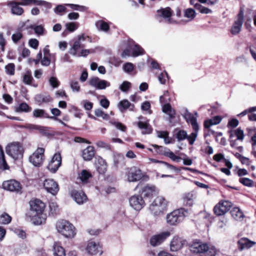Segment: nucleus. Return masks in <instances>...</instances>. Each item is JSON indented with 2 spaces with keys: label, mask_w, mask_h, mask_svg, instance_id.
Masks as SVG:
<instances>
[{
  "label": "nucleus",
  "mask_w": 256,
  "mask_h": 256,
  "mask_svg": "<svg viewBox=\"0 0 256 256\" xmlns=\"http://www.w3.org/2000/svg\"><path fill=\"white\" fill-rule=\"evenodd\" d=\"M94 148L93 146H88L82 152V158L85 160H90L94 156Z\"/></svg>",
  "instance_id": "cd10ccee"
},
{
  "label": "nucleus",
  "mask_w": 256,
  "mask_h": 256,
  "mask_svg": "<svg viewBox=\"0 0 256 256\" xmlns=\"http://www.w3.org/2000/svg\"><path fill=\"white\" fill-rule=\"evenodd\" d=\"M188 214V210L183 208L174 210L167 215L166 222L170 225H176L181 222Z\"/></svg>",
  "instance_id": "39448f33"
},
{
  "label": "nucleus",
  "mask_w": 256,
  "mask_h": 256,
  "mask_svg": "<svg viewBox=\"0 0 256 256\" xmlns=\"http://www.w3.org/2000/svg\"><path fill=\"white\" fill-rule=\"evenodd\" d=\"M49 83L53 88H56L60 86V82L56 77L52 76L49 79Z\"/></svg>",
  "instance_id": "13d9d810"
},
{
  "label": "nucleus",
  "mask_w": 256,
  "mask_h": 256,
  "mask_svg": "<svg viewBox=\"0 0 256 256\" xmlns=\"http://www.w3.org/2000/svg\"><path fill=\"white\" fill-rule=\"evenodd\" d=\"M230 133V138H232L233 136V134L236 136L237 140H242L244 138V134L242 130L240 128H238L234 131L230 130L228 132Z\"/></svg>",
  "instance_id": "ea45409f"
},
{
  "label": "nucleus",
  "mask_w": 256,
  "mask_h": 256,
  "mask_svg": "<svg viewBox=\"0 0 256 256\" xmlns=\"http://www.w3.org/2000/svg\"><path fill=\"white\" fill-rule=\"evenodd\" d=\"M92 174L86 170H82L79 175V178L83 182H86Z\"/></svg>",
  "instance_id": "a18cd8bd"
},
{
  "label": "nucleus",
  "mask_w": 256,
  "mask_h": 256,
  "mask_svg": "<svg viewBox=\"0 0 256 256\" xmlns=\"http://www.w3.org/2000/svg\"><path fill=\"white\" fill-rule=\"evenodd\" d=\"M232 206V203L228 201L220 202L214 207V212L217 216H222L230 210Z\"/></svg>",
  "instance_id": "ddd939ff"
},
{
  "label": "nucleus",
  "mask_w": 256,
  "mask_h": 256,
  "mask_svg": "<svg viewBox=\"0 0 256 256\" xmlns=\"http://www.w3.org/2000/svg\"><path fill=\"white\" fill-rule=\"evenodd\" d=\"M53 254L54 256H65V250L59 242H54L53 246Z\"/></svg>",
  "instance_id": "2f4dec72"
},
{
  "label": "nucleus",
  "mask_w": 256,
  "mask_h": 256,
  "mask_svg": "<svg viewBox=\"0 0 256 256\" xmlns=\"http://www.w3.org/2000/svg\"><path fill=\"white\" fill-rule=\"evenodd\" d=\"M162 112L168 114L170 118H173L175 117L176 112L172 108L171 106L169 104H167L163 106Z\"/></svg>",
  "instance_id": "f704fd0d"
},
{
  "label": "nucleus",
  "mask_w": 256,
  "mask_h": 256,
  "mask_svg": "<svg viewBox=\"0 0 256 256\" xmlns=\"http://www.w3.org/2000/svg\"><path fill=\"white\" fill-rule=\"evenodd\" d=\"M30 210L35 212L37 216H34L33 218V223L36 225H40L43 222L44 220L39 217V215L42 214L45 208V204L40 200L35 199L30 202Z\"/></svg>",
  "instance_id": "20e7f679"
},
{
  "label": "nucleus",
  "mask_w": 256,
  "mask_h": 256,
  "mask_svg": "<svg viewBox=\"0 0 256 256\" xmlns=\"http://www.w3.org/2000/svg\"><path fill=\"white\" fill-rule=\"evenodd\" d=\"M195 8L197 10H199V12L201 14H212V10H210L208 8H206V7L202 6V5H201L200 4H196L195 6Z\"/></svg>",
  "instance_id": "49530a36"
},
{
  "label": "nucleus",
  "mask_w": 256,
  "mask_h": 256,
  "mask_svg": "<svg viewBox=\"0 0 256 256\" xmlns=\"http://www.w3.org/2000/svg\"><path fill=\"white\" fill-rule=\"evenodd\" d=\"M196 198L195 194L192 192L184 194L182 198L183 204L187 206H192Z\"/></svg>",
  "instance_id": "412c9836"
},
{
  "label": "nucleus",
  "mask_w": 256,
  "mask_h": 256,
  "mask_svg": "<svg viewBox=\"0 0 256 256\" xmlns=\"http://www.w3.org/2000/svg\"><path fill=\"white\" fill-rule=\"evenodd\" d=\"M150 104L149 102L146 101L144 102L141 106V108L144 111H148L149 114H151L152 112L150 110Z\"/></svg>",
  "instance_id": "774afa93"
},
{
  "label": "nucleus",
  "mask_w": 256,
  "mask_h": 256,
  "mask_svg": "<svg viewBox=\"0 0 256 256\" xmlns=\"http://www.w3.org/2000/svg\"><path fill=\"white\" fill-rule=\"evenodd\" d=\"M44 1L38 0H22V2L18 4L15 2H10L8 3V5L12 6V12L14 14L21 15L24 12L22 8L20 7L18 4L21 5H42L44 3Z\"/></svg>",
  "instance_id": "6e6552de"
},
{
  "label": "nucleus",
  "mask_w": 256,
  "mask_h": 256,
  "mask_svg": "<svg viewBox=\"0 0 256 256\" xmlns=\"http://www.w3.org/2000/svg\"><path fill=\"white\" fill-rule=\"evenodd\" d=\"M183 242L181 238L175 236L172 240L170 244V249L172 252H177L182 247Z\"/></svg>",
  "instance_id": "5701e85b"
},
{
  "label": "nucleus",
  "mask_w": 256,
  "mask_h": 256,
  "mask_svg": "<svg viewBox=\"0 0 256 256\" xmlns=\"http://www.w3.org/2000/svg\"><path fill=\"white\" fill-rule=\"evenodd\" d=\"M222 118L218 116H215L213 118L206 120L204 122V126L206 128H209L210 126L218 124L221 122Z\"/></svg>",
  "instance_id": "c9c22d12"
},
{
  "label": "nucleus",
  "mask_w": 256,
  "mask_h": 256,
  "mask_svg": "<svg viewBox=\"0 0 256 256\" xmlns=\"http://www.w3.org/2000/svg\"><path fill=\"white\" fill-rule=\"evenodd\" d=\"M44 186L46 190L52 194L56 195L59 190L58 184L52 179H46L44 182Z\"/></svg>",
  "instance_id": "dca6fc26"
},
{
  "label": "nucleus",
  "mask_w": 256,
  "mask_h": 256,
  "mask_svg": "<svg viewBox=\"0 0 256 256\" xmlns=\"http://www.w3.org/2000/svg\"><path fill=\"white\" fill-rule=\"evenodd\" d=\"M70 87L74 92H79L80 90V86L78 81L76 80H70Z\"/></svg>",
  "instance_id": "09e8293b"
},
{
  "label": "nucleus",
  "mask_w": 256,
  "mask_h": 256,
  "mask_svg": "<svg viewBox=\"0 0 256 256\" xmlns=\"http://www.w3.org/2000/svg\"><path fill=\"white\" fill-rule=\"evenodd\" d=\"M66 29L70 32H73L76 30L78 27L76 23V22L67 23L66 24Z\"/></svg>",
  "instance_id": "338daca9"
},
{
  "label": "nucleus",
  "mask_w": 256,
  "mask_h": 256,
  "mask_svg": "<svg viewBox=\"0 0 256 256\" xmlns=\"http://www.w3.org/2000/svg\"><path fill=\"white\" fill-rule=\"evenodd\" d=\"M33 80L31 72H27L23 76V82L26 84H30Z\"/></svg>",
  "instance_id": "5fc2aeb1"
},
{
  "label": "nucleus",
  "mask_w": 256,
  "mask_h": 256,
  "mask_svg": "<svg viewBox=\"0 0 256 256\" xmlns=\"http://www.w3.org/2000/svg\"><path fill=\"white\" fill-rule=\"evenodd\" d=\"M96 168L100 174H104L107 169V164L104 160L101 157L96 158L95 162Z\"/></svg>",
  "instance_id": "4be33fe9"
},
{
  "label": "nucleus",
  "mask_w": 256,
  "mask_h": 256,
  "mask_svg": "<svg viewBox=\"0 0 256 256\" xmlns=\"http://www.w3.org/2000/svg\"><path fill=\"white\" fill-rule=\"evenodd\" d=\"M4 189L14 192H19L22 189V186L19 182L15 180L4 182L2 184Z\"/></svg>",
  "instance_id": "f3484780"
},
{
  "label": "nucleus",
  "mask_w": 256,
  "mask_h": 256,
  "mask_svg": "<svg viewBox=\"0 0 256 256\" xmlns=\"http://www.w3.org/2000/svg\"><path fill=\"white\" fill-rule=\"evenodd\" d=\"M184 16L188 18V21H191L196 16V12L192 8H188L184 11Z\"/></svg>",
  "instance_id": "e433bc0d"
},
{
  "label": "nucleus",
  "mask_w": 256,
  "mask_h": 256,
  "mask_svg": "<svg viewBox=\"0 0 256 256\" xmlns=\"http://www.w3.org/2000/svg\"><path fill=\"white\" fill-rule=\"evenodd\" d=\"M171 235L169 231H165L152 236L150 239V244L153 246L161 244L167 238Z\"/></svg>",
  "instance_id": "f8f14e48"
},
{
  "label": "nucleus",
  "mask_w": 256,
  "mask_h": 256,
  "mask_svg": "<svg viewBox=\"0 0 256 256\" xmlns=\"http://www.w3.org/2000/svg\"><path fill=\"white\" fill-rule=\"evenodd\" d=\"M12 221V217L6 212L0 215V224H7Z\"/></svg>",
  "instance_id": "37998d69"
},
{
  "label": "nucleus",
  "mask_w": 256,
  "mask_h": 256,
  "mask_svg": "<svg viewBox=\"0 0 256 256\" xmlns=\"http://www.w3.org/2000/svg\"><path fill=\"white\" fill-rule=\"evenodd\" d=\"M165 156H166L170 158L172 160L176 162H178L181 159V158L180 156H176L174 154L173 152H171L168 148L167 150Z\"/></svg>",
  "instance_id": "4d7b16f0"
},
{
  "label": "nucleus",
  "mask_w": 256,
  "mask_h": 256,
  "mask_svg": "<svg viewBox=\"0 0 256 256\" xmlns=\"http://www.w3.org/2000/svg\"><path fill=\"white\" fill-rule=\"evenodd\" d=\"M32 116L34 118H47L52 120H56V117L50 116L49 114L43 109H34L32 112Z\"/></svg>",
  "instance_id": "a878e982"
},
{
  "label": "nucleus",
  "mask_w": 256,
  "mask_h": 256,
  "mask_svg": "<svg viewBox=\"0 0 256 256\" xmlns=\"http://www.w3.org/2000/svg\"><path fill=\"white\" fill-rule=\"evenodd\" d=\"M157 192L156 188L154 186L147 184L142 188V194L144 197L150 198Z\"/></svg>",
  "instance_id": "393cba45"
},
{
  "label": "nucleus",
  "mask_w": 256,
  "mask_h": 256,
  "mask_svg": "<svg viewBox=\"0 0 256 256\" xmlns=\"http://www.w3.org/2000/svg\"><path fill=\"white\" fill-rule=\"evenodd\" d=\"M159 82L162 84H164L167 80L168 79V76L166 72H162L158 76Z\"/></svg>",
  "instance_id": "bf43d9fd"
},
{
  "label": "nucleus",
  "mask_w": 256,
  "mask_h": 256,
  "mask_svg": "<svg viewBox=\"0 0 256 256\" xmlns=\"http://www.w3.org/2000/svg\"><path fill=\"white\" fill-rule=\"evenodd\" d=\"M6 152L13 159L17 160L22 158L24 150L20 142H14L6 146Z\"/></svg>",
  "instance_id": "7ed1b4c3"
},
{
  "label": "nucleus",
  "mask_w": 256,
  "mask_h": 256,
  "mask_svg": "<svg viewBox=\"0 0 256 256\" xmlns=\"http://www.w3.org/2000/svg\"><path fill=\"white\" fill-rule=\"evenodd\" d=\"M96 26L98 30L104 32H108L110 28L108 24L103 20L96 22Z\"/></svg>",
  "instance_id": "79ce46f5"
},
{
  "label": "nucleus",
  "mask_w": 256,
  "mask_h": 256,
  "mask_svg": "<svg viewBox=\"0 0 256 256\" xmlns=\"http://www.w3.org/2000/svg\"><path fill=\"white\" fill-rule=\"evenodd\" d=\"M152 146L156 148V152L157 154H163L164 156L166 155V154L168 149L162 146H159L156 144H152Z\"/></svg>",
  "instance_id": "603ef678"
},
{
  "label": "nucleus",
  "mask_w": 256,
  "mask_h": 256,
  "mask_svg": "<svg viewBox=\"0 0 256 256\" xmlns=\"http://www.w3.org/2000/svg\"><path fill=\"white\" fill-rule=\"evenodd\" d=\"M62 164V156L59 152L56 153L49 162L47 168L52 173H55Z\"/></svg>",
  "instance_id": "9d476101"
},
{
  "label": "nucleus",
  "mask_w": 256,
  "mask_h": 256,
  "mask_svg": "<svg viewBox=\"0 0 256 256\" xmlns=\"http://www.w3.org/2000/svg\"><path fill=\"white\" fill-rule=\"evenodd\" d=\"M185 118L186 119L187 122L191 124L194 130H196L198 128L196 118L192 114L187 112L185 114Z\"/></svg>",
  "instance_id": "7c9ffc66"
},
{
  "label": "nucleus",
  "mask_w": 256,
  "mask_h": 256,
  "mask_svg": "<svg viewBox=\"0 0 256 256\" xmlns=\"http://www.w3.org/2000/svg\"><path fill=\"white\" fill-rule=\"evenodd\" d=\"M95 52V50L94 49H84L81 50L80 52L76 56H86L90 54Z\"/></svg>",
  "instance_id": "6e6d98bb"
},
{
  "label": "nucleus",
  "mask_w": 256,
  "mask_h": 256,
  "mask_svg": "<svg viewBox=\"0 0 256 256\" xmlns=\"http://www.w3.org/2000/svg\"><path fill=\"white\" fill-rule=\"evenodd\" d=\"M9 167L6 161L2 147L0 146V169L4 170L8 169Z\"/></svg>",
  "instance_id": "58836bf2"
},
{
  "label": "nucleus",
  "mask_w": 256,
  "mask_h": 256,
  "mask_svg": "<svg viewBox=\"0 0 256 256\" xmlns=\"http://www.w3.org/2000/svg\"><path fill=\"white\" fill-rule=\"evenodd\" d=\"M194 130V132H192L190 135H187V138H186L188 140L189 144L190 145H192L194 144L198 136V128L196 130Z\"/></svg>",
  "instance_id": "8fccbe9b"
},
{
  "label": "nucleus",
  "mask_w": 256,
  "mask_h": 256,
  "mask_svg": "<svg viewBox=\"0 0 256 256\" xmlns=\"http://www.w3.org/2000/svg\"><path fill=\"white\" fill-rule=\"evenodd\" d=\"M14 110L17 112H28L32 110V108L26 102H23L16 107Z\"/></svg>",
  "instance_id": "473e14b6"
},
{
  "label": "nucleus",
  "mask_w": 256,
  "mask_h": 256,
  "mask_svg": "<svg viewBox=\"0 0 256 256\" xmlns=\"http://www.w3.org/2000/svg\"><path fill=\"white\" fill-rule=\"evenodd\" d=\"M255 244V242L251 241L247 238H242L238 242V247L240 250H242L245 248H250Z\"/></svg>",
  "instance_id": "b1692460"
},
{
  "label": "nucleus",
  "mask_w": 256,
  "mask_h": 256,
  "mask_svg": "<svg viewBox=\"0 0 256 256\" xmlns=\"http://www.w3.org/2000/svg\"><path fill=\"white\" fill-rule=\"evenodd\" d=\"M22 38V34L20 32H17L12 34V38L14 42L17 43Z\"/></svg>",
  "instance_id": "0e129e2a"
},
{
  "label": "nucleus",
  "mask_w": 256,
  "mask_h": 256,
  "mask_svg": "<svg viewBox=\"0 0 256 256\" xmlns=\"http://www.w3.org/2000/svg\"><path fill=\"white\" fill-rule=\"evenodd\" d=\"M6 71L7 74L13 76L15 72V65L13 63H10L5 66Z\"/></svg>",
  "instance_id": "864d4df0"
},
{
  "label": "nucleus",
  "mask_w": 256,
  "mask_h": 256,
  "mask_svg": "<svg viewBox=\"0 0 256 256\" xmlns=\"http://www.w3.org/2000/svg\"><path fill=\"white\" fill-rule=\"evenodd\" d=\"M71 196L79 204H82L87 200V196L83 192L73 190L71 192Z\"/></svg>",
  "instance_id": "aec40b11"
},
{
  "label": "nucleus",
  "mask_w": 256,
  "mask_h": 256,
  "mask_svg": "<svg viewBox=\"0 0 256 256\" xmlns=\"http://www.w3.org/2000/svg\"><path fill=\"white\" fill-rule=\"evenodd\" d=\"M128 180L130 182H135L140 180L144 176L142 171L136 167L128 169L126 174Z\"/></svg>",
  "instance_id": "4468645a"
},
{
  "label": "nucleus",
  "mask_w": 256,
  "mask_h": 256,
  "mask_svg": "<svg viewBox=\"0 0 256 256\" xmlns=\"http://www.w3.org/2000/svg\"><path fill=\"white\" fill-rule=\"evenodd\" d=\"M176 138L178 142L183 140L187 138V132L184 130H178L176 133Z\"/></svg>",
  "instance_id": "3c124183"
},
{
  "label": "nucleus",
  "mask_w": 256,
  "mask_h": 256,
  "mask_svg": "<svg viewBox=\"0 0 256 256\" xmlns=\"http://www.w3.org/2000/svg\"><path fill=\"white\" fill-rule=\"evenodd\" d=\"M49 129L50 128L48 127L40 126L38 131L40 134L45 136H47L50 134Z\"/></svg>",
  "instance_id": "680f3d73"
},
{
  "label": "nucleus",
  "mask_w": 256,
  "mask_h": 256,
  "mask_svg": "<svg viewBox=\"0 0 256 256\" xmlns=\"http://www.w3.org/2000/svg\"><path fill=\"white\" fill-rule=\"evenodd\" d=\"M44 149L42 148H38L29 157V160L35 166H42L44 160Z\"/></svg>",
  "instance_id": "1a4fd4ad"
},
{
  "label": "nucleus",
  "mask_w": 256,
  "mask_h": 256,
  "mask_svg": "<svg viewBox=\"0 0 256 256\" xmlns=\"http://www.w3.org/2000/svg\"><path fill=\"white\" fill-rule=\"evenodd\" d=\"M232 218L236 220H241L244 216L242 212L238 208H234L230 211Z\"/></svg>",
  "instance_id": "72a5a7b5"
},
{
  "label": "nucleus",
  "mask_w": 256,
  "mask_h": 256,
  "mask_svg": "<svg viewBox=\"0 0 256 256\" xmlns=\"http://www.w3.org/2000/svg\"><path fill=\"white\" fill-rule=\"evenodd\" d=\"M110 123L112 124L117 129L120 130L122 132L126 131V127L120 122L110 121Z\"/></svg>",
  "instance_id": "e2e57ef3"
},
{
  "label": "nucleus",
  "mask_w": 256,
  "mask_h": 256,
  "mask_svg": "<svg viewBox=\"0 0 256 256\" xmlns=\"http://www.w3.org/2000/svg\"><path fill=\"white\" fill-rule=\"evenodd\" d=\"M144 54V50L138 44H136L132 49V56L134 57L138 56Z\"/></svg>",
  "instance_id": "c03bdc74"
},
{
  "label": "nucleus",
  "mask_w": 256,
  "mask_h": 256,
  "mask_svg": "<svg viewBox=\"0 0 256 256\" xmlns=\"http://www.w3.org/2000/svg\"><path fill=\"white\" fill-rule=\"evenodd\" d=\"M118 108L121 112H123L127 109L133 111L134 110V105L130 102L127 100H124L118 103Z\"/></svg>",
  "instance_id": "c85d7f7f"
},
{
  "label": "nucleus",
  "mask_w": 256,
  "mask_h": 256,
  "mask_svg": "<svg viewBox=\"0 0 256 256\" xmlns=\"http://www.w3.org/2000/svg\"><path fill=\"white\" fill-rule=\"evenodd\" d=\"M50 208L52 214H56L58 212V206L56 202H50Z\"/></svg>",
  "instance_id": "69168bd1"
},
{
  "label": "nucleus",
  "mask_w": 256,
  "mask_h": 256,
  "mask_svg": "<svg viewBox=\"0 0 256 256\" xmlns=\"http://www.w3.org/2000/svg\"><path fill=\"white\" fill-rule=\"evenodd\" d=\"M86 250L88 254H96L100 252H101L100 245L94 242H90L88 244Z\"/></svg>",
  "instance_id": "bb28decb"
},
{
  "label": "nucleus",
  "mask_w": 256,
  "mask_h": 256,
  "mask_svg": "<svg viewBox=\"0 0 256 256\" xmlns=\"http://www.w3.org/2000/svg\"><path fill=\"white\" fill-rule=\"evenodd\" d=\"M88 40L90 42H92V38L84 34L78 36L77 39L74 42L72 46L69 50V52L73 56H76L79 53V50L84 48L86 45L84 42Z\"/></svg>",
  "instance_id": "0eeeda50"
},
{
  "label": "nucleus",
  "mask_w": 256,
  "mask_h": 256,
  "mask_svg": "<svg viewBox=\"0 0 256 256\" xmlns=\"http://www.w3.org/2000/svg\"><path fill=\"white\" fill-rule=\"evenodd\" d=\"M189 249L192 253L204 254L205 256H214L216 253L215 248L210 247L206 243L198 240L190 244Z\"/></svg>",
  "instance_id": "f257e3e1"
},
{
  "label": "nucleus",
  "mask_w": 256,
  "mask_h": 256,
  "mask_svg": "<svg viewBox=\"0 0 256 256\" xmlns=\"http://www.w3.org/2000/svg\"><path fill=\"white\" fill-rule=\"evenodd\" d=\"M90 84L100 90L105 89L106 87L110 86V83L106 80H100L98 77L92 78L90 80Z\"/></svg>",
  "instance_id": "a211bd4d"
},
{
  "label": "nucleus",
  "mask_w": 256,
  "mask_h": 256,
  "mask_svg": "<svg viewBox=\"0 0 256 256\" xmlns=\"http://www.w3.org/2000/svg\"><path fill=\"white\" fill-rule=\"evenodd\" d=\"M167 201L162 196H158L150 206L149 210L154 216L162 214L167 206Z\"/></svg>",
  "instance_id": "423d86ee"
},
{
  "label": "nucleus",
  "mask_w": 256,
  "mask_h": 256,
  "mask_svg": "<svg viewBox=\"0 0 256 256\" xmlns=\"http://www.w3.org/2000/svg\"><path fill=\"white\" fill-rule=\"evenodd\" d=\"M56 228L58 232L67 238H72L76 234V229L69 222L62 220L57 222Z\"/></svg>",
  "instance_id": "f03ea898"
},
{
  "label": "nucleus",
  "mask_w": 256,
  "mask_h": 256,
  "mask_svg": "<svg viewBox=\"0 0 256 256\" xmlns=\"http://www.w3.org/2000/svg\"><path fill=\"white\" fill-rule=\"evenodd\" d=\"M138 126L142 130V134H150L152 131V128L148 121H140L138 123Z\"/></svg>",
  "instance_id": "c756f323"
},
{
  "label": "nucleus",
  "mask_w": 256,
  "mask_h": 256,
  "mask_svg": "<svg viewBox=\"0 0 256 256\" xmlns=\"http://www.w3.org/2000/svg\"><path fill=\"white\" fill-rule=\"evenodd\" d=\"M28 28L33 29L34 32L38 35L42 36L46 33V32L42 25H30Z\"/></svg>",
  "instance_id": "a19ab883"
},
{
  "label": "nucleus",
  "mask_w": 256,
  "mask_h": 256,
  "mask_svg": "<svg viewBox=\"0 0 256 256\" xmlns=\"http://www.w3.org/2000/svg\"><path fill=\"white\" fill-rule=\"evenodd\" d=\"M158 16L159 18H164L166 22H172L171 16L172 14V10L169 7L162 8L157 10Z\"/></svg>",
  "instance_id": "6ab92c4d"
},
{
  "label": "nucleus",
  "mask_w": 256,
  "mask_h": 256,
  "mask_svg": "<svg viewBox=\"0 0 256 256\" xmlns=\"http://www.w3.org/2000/svg\"><path fill=\"white\" fill-rule=\"evenodd\" d=\"M35 100L40 104L48 102L52 100V98L49 95L38 94L36 96Z\"/></svg>",
  "instance_id": "4c0bfd02"
},
{
  "label": "nucleus",
  "mask_w": 256,
  "mask_h": 256,
  "mask_svg": "<svg viewBox=\"0 0 256 256\" xmlns=\"http://www.w3.org/2000/svg\"><path fill=\"white\" fill-rule=\"evenodd\" d=\"M239 182L245 186H252L254 182L248 178H243L239 180Z\"/></svg>",
  "instance_id": "052dcab7"
},
{
  "label": "nucleus",
  "mask_w": 256,
  "mask_h": 256,
  "mask_svg": "<svg viewBox=\"0 0 256 256\" xmlns=\"http://www.w3.org/2000/svg\"><path fill=\"white\" fill-rule=\"evenodd\" d=\"M94 114L97 117L102 118L103 120H108L110 119L109 115L100 108L94 110Z\"/></svg>",
  "instance_id": "de8ad7c7"
},
{
  "label": "nucleus",
  "mask_w": 256,
  "mask_h": 256,
  "mask_svg": "<svg viewBox=\"0 0 256 256\" xmlns=\"http://www.w3.org/2000/svg\"><path fill=\"white\" fill-rule=\"evenodd\" d=\"M244 10L241 8L230 30V32L232 34L236 35L240 32L244 22Z\"/></svg>",
  "instance_id": "9b49d317"
},
{
  "label": "nucleus",
  "mask_w": 256,
  "mask_h": 256,
  "mask_svg": "<svg viewBox=\"0 0 256 256\" xmlns=\"http://www.w3.org/2000/svg\"><path fill=\"white\" fill-rule=\"evenodd\" d=\"M130 206L136 210H140L145 206L146 203L141 196L134 195L129 200Z\"/></svg>",
  "instance_id": "2eb2a0df"
}]
</instances>
